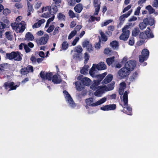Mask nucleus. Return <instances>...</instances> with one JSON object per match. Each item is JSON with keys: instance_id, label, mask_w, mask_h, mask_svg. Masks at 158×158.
<instances>
[{"instance_id": "nucleus-1", "label": "nucleus", "mask_w": 158, "mask_h": 158, "mask_svg": "<svg viewBox=\"0 0 158 158\" xmlns=\"http://www.w3.org/2000/svg\"><path fill=\"white\" fill-rule=\"evenodd\" d=\"M124 91V88H120L119 89L118 93L119 94L121 95L123 94V101L124 105H122L121 106L123 108H126L127 110L126 111L125 110L123 109L122 110V111L126 113L128 115H131L132 114V108L130 106L128 105V93L126 91L123 93Z\"/></svg>"}, {"instance_id": "nucleus-2", "label": "nucleus", "mask_w": 158, "mask_h": 158, "mask_svg": "<svg viewBox=\"0 0 158 158\" xmlns=\"http://www.w3.org/2000/svg\"><path fill=\"white\" fill-rule=\"evenodd\" d=\"M10 26L17 33H23L26 28L25 22L24 21H22L19 23L15 22L14 23H11Z\"/></svg>"}, {"instance_id": "nucleus-3", "label": "nucleus", "mask_w": 158, "mask_h": 158, "mask_svg": "<svg viewBox=\"0 0 158 158\" xmlns=\"http://www.w3.org/2000/svg\"><path fill=\"white\" fill-rule=\"evenodd\" d=\"M106 100V98L105 97H104L97 101L96 102L94 103L93 98H90L85 100V102L86 104L89 106L94 107L98 106L104 103Z\"/></svg>"}, {"instance_id": "nucleus-4", "label": "nucleus", "mask_w": 158, "mask_h": 158, "mask_svg": "<svg viewBox=\"0 0 158 158\" xmlns=\"http://www.w3.org/2000/svg\"><path fill=\"white\" fill-rule=\"evenodd\" d=\"M59 6L56 4L52 3L51 6H47L45 8H43V10H48L50 14L52 15L56 14L58 10L57 7Z\"/></svg>"}, {"instance_id": "nucleus-5", "label": "nucleus", "mask_w": 158, "mask_h": 158, "mask_svg": "<svg viewBox=\"0 0 158 158\" xmlns=\"http://www.w3.org/2000/svg\"><path fill=\"white\" fill-rule=\"evenodd\" d=\"M128 26H125L122 28V33L119 36V39L124 41H127L129 37L130 34V31L128 30Z\"/></svg>"}, {"instance_id": "nucleus-6", "label": "nucleus", "mask_w": 158, "mask_h": 158, "mask_svg": "<svg viewBox=\"0 0 158 158\" xmlns=\"http://www.w3.org/2000/svg\"><path fill=\"white\" fill-rule=\"evenodd\" d=\"M149 54L148 50L147 49H143L142 51L141 54L139 56V61L140 63H143L148 58Z\"/></svg>"}, {"instance_id": "nucleus-7", "label": "nucleus", "mask_w": 158, "mask_h": 158, "mask_svg": "<svg viewBox=\"0 0 158 158\" xmlns=\"http://www.w3.org/2000/svg\"><path fill=\"white\" fill-rule=\"evenodd\" d=\"M130 73V71L125 67L120 69L118 72V74L120 79H123L128 76Z\"/></svg>"}, {"instance_id": "nucleus-8", "label": "nucleus", "mask_w": 158, "mask_h": 158, "mask_svg": "<svg viewBox=\"0 0 158 158\" xmlns=\"http://www.w3.org/2000/svg\"><path fill=\"white\" fill-rule=\"evenodd\" d=\"M154 37V35L152 32H149V31L141 32L139 35L140 39L145 40L147 39L152 38Z\"/></svg>"}, {"instance_id": "nucleus-9", "label": "nucleus", "mask_w": 158, "mask_h": 158, "mask_svg": "<svg viewBox=\"0 0 158 158\" xmlns=\"http://www.w3.org/2000/svg\"><path fill=\"white\" fill-rule=\"evenodd\" d=\"M136 65V61L134 60H131L126 62L125 64L124 67L131 72L134 69Z\"/></svg>"}, {"instance_id": "nucleus-10", "label": "nucleus", "mask_w": 158, "mask_h": 158, "mask_svg": "<svg viewBox=\"0 0 158 158\" xmlns=\"http://www.w3.org/2000/svg\"><path fill=\"white\" fill-rule=\"evenodd\" d=\"M40 76L43 80H48L51 81L52 78L53 74L52 73L46 72L45 73L44 72L42 71L40 73Z\"/></svg>"}, {"instance_id": "nucleus-11", "label": "nucleus", "mask_w": 158, "mask_h": 158, "mask_svg": "<svg viewBox=\"0 0 158 158\" xmlns=\"http://www.w3.org/2000/svg\"><path fill=\"white\" fill-rule=\"evenodd\" d=\"M22 56L20 52H12L10 53V60L14 59L15 60L19 61L22 60Z\"/></svg>"}, {"instance_id": "nucleus-12", "label": "nucleus", "mask_w": 158, "mask_h": 158, "mask_svg": "<svg viewBox=\"0 0 158 158\" xmlns=\"http://www.w3.org/2000/svg\"><path fill=\"white\" fill-rule=\"evenodd\" d=\"M63 93L65 95V98L69 105L72 107L74 106H75V103L70 94L68 91L64 90L63 91Z\"/></svg>"}, {"instance_id": "nucleus-13", "label": "nucleus", "mask_w": 158, "mask_h": 158, "mask_svg": "<svg viewBox=\"0 0 158 158\" xmlns=\"http://www.w3.org/2000/svg\"><path fill=\"white\" fill-rule=\"evenodd\" d=\"M49 36L47 34L45 35L43 37H41L39 39H37L36 42L38 44L40 45H44L48 41Z\"/></svg>"}, {"instance_id": "nucleus-14", "label": "nucleus", "mask_w": 158, "mask_h": 158, "mask_svg": "<svg viewBox=\"0 0 158 158\" xmlns=\"http://www.w3.org/2000/svg\"><path fill=\"white\" fill-rule=\"evenodd\" d=\"M34 71L33 68L31 65H28L26 67L23 68L20 70V73L22 75L27 74L29 72H32Z\"/></svg>"}, {"instance_id": "nucleus-15", "label": "nucleus", "mask_w": 158, "mask_h": 158, "mask_svg": "<svg viewBox=\"0 0 158 158\" xmlns=\"http://www.w3.org/2000/svg\"><path fill=\"white\" fill-rule=\"evenodd\" d=\"M83 76L81 75L79 77V78L81 81V83L84 86H89L90 85L91 80L89 78L85 77H83Z\"/></svg>"}, {"instance_id": "nucleus-16", "label": "nucleus", "mask_w": 158, "mask_h": 158, "mask_svg": "<svg viewBox=\"0 0 158 158\" xmlns=\"http://www.w3.org/2000/svg\"><path fill=\"white\" fill-rule=\"evenodd\" d=\"M93 3L94 6L95 7V11L94 14V15H98L100 8L101 2L99 0H93Z\"/></svg>"}, {"instance_id": "nucleus-17", "label": "nucleus", "mask_w": 158, "mask_h": 158, "mask_svg": "<svg viewBox=\"0 0 158 158\" xmlns=\"http://www.w3.org/2000/svg\"><path fill=\"white\" fill-rule=\"evenodd\" d=\"M143 21L146 22L147 25L152 26L155 24V22L154 18L152 17L144 18Z\"/></svg>"}, {"instance_id": "nucleus-18", "label": "nucleus", "mask_w": 158, "mask_h": 158, "mask_svg": "<svg viewBox=\"0 0 158 158\" xmlns=\"http://www.w3.org/2000/svg\"><path fill=\"white\" fill-rule=\"evenodd\" d=\"M116 105L115 104L105 105L101 107V109L104 111L113 110L116 109Z\"/></svg>"}, {"instance_id": "nucleus-19", "label": "nucleus", "mask_w": 158, "mask_h": 158, "mask_svg": "<svg viewBox=\"0 0 158 158\" xmlns=\"http://www.w3.org/2000/svg\"><path fill=\"white\" fill-rule=\"evenodd\" d=\"M83 47H86L87 50L90 52L93 50V48L91 44L87 40H85L82 43Z\"/></svg>"}, {"instance_id": "nucleus-20", "label": "nucleus", "mask_w": 158, "mask_h": 158, "mask_svg": "<svg viewBox=\"0 0 158 158\" xmlns=\"http://www.w3.org/2000/svg\"><path fill=\"white\" fill-rule=\"evenodd\" d=\"M105 91V90L103 87L99 86L98 89L94 93V95L98 97L101 96V95L104 93Z\"/></svg>"}, {"instance_id": "nucleus-21", "label": "nucleus", "mask_w": 158, "mask_h": 158, "mask_svg": "<svg viewBox=\"0 0 158 158\" xmlns=\"http://www.w3.org/2000/svg\"><path fill=\"white\" fill-rule=\"evenodd\" d=\"M95 66L98 70H102L106 69V65L104 63V62H101L98 64H95Z\"/></svg>"}, {"instance_id": "nucleus-22", "label": "nucleus", "mask_w": 158, "mask_h": 158, "mask_svg": "<svg viewBox=\"0 0 158 158\" xmlns=\"http://www.w3.org/2000/svg\"><path fill=\"white\" fill-rule=\"evenodd\" d=\"M113 76L111 74H108L102 81V83L103 84H106L110 82L112 80Z\"/></svg>"}, {"instance_id": "nucleus-23", "label": "nucleus", "mask_w": 158, "mask_h": 158, "mask_svg": "<svg viewBox=\"0 0 158 158\" xmlns=\"http://www.w3.org/2000/svg\"><path fill=\"white\" fill-rule=\"evenodd\" d=\"M115 83L114 81H112L111 83L107 85V86H104L103 87L106 91H109L113 89Z\"/></svg>"}, {"instance_id": "nucleus-24", "label": "nucleus", "mask_w": 158, "mask_h": 158, "mask_svg": "<svg viewBox=\"0 0 158 158\" xmlns=\"http://www.w3.org/2000/svg\"><path fill=\"white\" fill-rule=\"evenodd\" d=\"M75 84L77 90L79 91H81L85 88V86L80 81H76L75 82Z\"/></svg>"}, {"instance_id": "nucleus-25", "label": "nucleus", "mask_w": 158, "mask_h": 158, "mask_svg": "<svg viewBox=\"0 0 158 158\" xmlns=\"http://www.w3.org/2000/svg\"><path fill=\"white\" fill-rule=\"evenodd\" d=\"M83 6L81 3L77 4L74 7V9L75 11L77 13H80L83 9Z\"/></svg>"}, {"instance_id": "nucleus-26", "label": "nucleus", "mask_w": 158, "mask_h": 158, "mask_svg": "<svg viewBox=\"0 0 158 158\" xmlns=\"http://www.w3.org/2000/svg\"><path fill=\"white\" fill-rule=\"evenodd\" d=\"M100 81L96 80L94 81V83L91 85L90 88L93 90H95L99 88V87L98 86L100 83Z\"/></svg>"}, {"instance_id": "nucleus-27", "label": "nucleus", "mask_w": 158, "mask_h": 158, "mask_svg": "<svg viewBox=\"0 0 158 158\" xmlns=\"http://www.w3.org/2000/svg\"><path fill=\"white\" fill-rule=\"evenodd\" d=\"M34 39V37L33 35L30 32H27L25 35V40L28 41H32Z\"/></svg>"}, {"instance_id": "nucleus-28", "label": "nucleus", "mask_w": 158, "mask_h": 158, "mask_svg": "<svg viewBox=\"0 0 158 158\" xmlns=\"http://www.w3.org/2000/svg\"><path fill=\"white\" fill-rule=\"evenodd\" d=\"M52 79V81L54 84H59L61 81V79H58V77L56 74H55L53 76Z\"/></svg>"}, {"instance_id": "nucleus-29", "label": "nucleus", "mask_w": 158, "mask_h": 158, "mask_svg": "<svg viewBox=\"0 0 158 158\" xmlns=\"http://www.w3.org/2000/svg\"><path fill=\"white\" fill-rule=\"evenodd\" d=\"M95 65V64H94L89 71V73L92 77L95 76V72L96 71L95 69L96 68Z\"/></svg>"}, {"instance_id": "nucleus-30", "label": "nucleus", "mask_w": 158, "mask_h": 158, "mask_svg": "<svg viewBox=\"0 0 158 158\" xmlns=\"http://www.w3.org/2000/svg\"><path fill=\"white\" fill-rule=\"evenodd\" d=\"M3 87L6 89V93H8L10 90V81H8L4 83Z\"/></svg>"}, {"instance_id": "nucleus-31", "label": "nucleus", "mask_w": 158, "mask_h": 158, "mask_svg": "<svg viewBox=\"0 0 158 158\" xmlns=\"http://www.w3.org/2000/svg\"><path fill=\"white\" fill-rule=\"evenodd\" d=\"M9 64L7 63L2 64L0 65V70H5L9 68Z\"/></svg>"}, {"instance_id": "nucleus-32", "label": "nucleus", "mask_w": 158, "mask_h": 158, "mask_svg": "<svg viewBox=\"0 0 158 158\" xmlns=\"http://www.w3.org/2000/svg\"><path fill=\"white\" fill-rule=\"evenodd\" d=\"M89 67L88 65H85L82 69L80 70V73L81 74H85L87 73Z\"/></svg>"}, {"instance_id": "nucleus-33", "label": "nucleus", "mask_w": 158, "mask_h": 158, "mask_svg": "<svg viewBox=\"0 0 158 158\" xmlns=\"http://www.w3.org/2000/svg\"><path fill=\"white\" fill-rule=\"evenodd\" d=\"M145 9L148 10V13L149 14H153L155 11V10L150 5L147 6L145 7Z\"/></svg>"}, {"instance_id": "nucleus-34", "label": "nucleus", "mask_w": 158, "mask_h": 158, "mask_svg": "<svg viewBox=\"0 0 158 158\" xmlns=\"http://www.w3.org/2000/svg\"><path fill=\"white\" fill-rule=\"evenodd\" d=\"M106 74V73L105 72L104 73H102V74L97 75V77L98 79L97 80L100 81V82L104 78Z\"/></svg>"}, {"instance_id": "nucleus-35", "label": "nucleus", "mask_w": 158, "mask_h": 158, "mask_svg": "<svg viewBox=\"0 0 158 158\" xmlns=\"http://www.w3.org/2000/svg\"><path fill=\"white\" fill-rule=\"evenodd\" d=\"M57 18L61 21H64L65 20V16L62 13H60L57 15Z\"/></svg>"}, {"instance_id": "nucleus-36", "label": "nucleus", "mask_w": 158, "mask_h": 158, "mask_svg": "<svg viewBox=\"0 0 158 158\" xmlns=\"http://www.w3.org/2000/svg\"><path fill=\"white\" fill-rule=\"evenodd\" d=\"M20 85L19 83L15 85L14 82H10V90L16 89V88L19 86Z\"/></svg>"}, {"instance_id": "nucleus-37", "label": "nucleus", "mask_w": 158, "mask_h": 158, "mask_svg": "<svg viewBox=\"0 0 158 158\" xmlns=\"http://www.w3.org/2000/svg\"><path fill=\"white\" fill-rule=\"evenodd\" d=\"M111 46L114 49H115L118 46V43L117 41H113L110 43Z\"/></svg>"}, {"instance_id": "nucleus-38", "label": "nucleus", "mask_w": 158, "mask_h": 158, "mask_svg": "<svg viewBox=\"0 0 158 158\" xmlns=\"http://www.w3.org/2000/svg\"><path fill=\"white\" fill-rule=\"evenodd\" d=\"M114 60V57L113 56L111 57L107 58L106 60V62L107 64L110 66L112 64Z\"/></svg>"}, {"instance_id": "nucleus-39", "label": "nucleus", "mask_w": 158, "mask_h": 158, "mask_svg": "<svg viewBox=\"0 0 158 158\" xmlns=\"http://www.w3.org/2000/svg\"><path fill=\"white\" fill-rule=\"evenodd\" d=\"M138 73L136 72H134L132 74L130 78V81H133L137 77Z\"/></svg>"}, {"instance_id": "nucleus-40", "label": "nucleus", "mask_w": 158, "mask_h": 158, "mask_svg": "<svg viewBox=\"0 0 158 158\" xmlns=\"http://www.w3.org/2000/svg\"><path fill=\"white\" fill-rule=\"evenodd\" d=\"M125 20V18L122 15H121L119 18V22L118 24V26L120 27L124 23Z\"/></svg>"}, {"instance_id": "nucleus-41", "label": "nucleus", "mask_w": 158, "mask_h": 158, "mask_svg": "<svg viewBox=\"0 0 158 158\" xmlns=\"http://www.w3.org/2000/svg\"><path fill=\"white\" fill-rule=\"evenodd\" d=\"M69 47V44L67 41H64L61 44V48L63 50H66Z\"/></svg>"}, {"instance_id": "nucleus-42", "label": "nucleus", "mask_w": 158, "mask_h": 158, "mask_svg": "<svg viewBox=\"0 0 158 158\" xmlns=\"http://www.w3.org/2000/svg\"><path fill=\"white\" fill-rule=\"evenodd\" d=\"M139 32L140 31L138 28H135L133 30L132 35L134 36H136L138 35Z\"/></svg>"}, {"instance_id": "nucleus-43", "label": "nucleus", "mask_w": 158, "mask_h": 158, "mask_svg": "<svg viewBox=\"0 0 158 158\" xmlns=\"http://www.w3.org/2000/svg\"><path fill=\"white\" fill-rule=\"evenodd\" d=\"M82 56L81 53H77L75 54L73 56V58L77 60H80Z\"/></svg>"}, {"instance_id": "nucleus-44", "label": "nucleus", "mask_w": 158, "mask_h": 158, "mask_svg": "<svg viewBox=\"0 0 158 158\" xmlns=\"http://www.w3.org/2000/svg\"><path fill=\"white\" fill-rule=\"evenodd\" d=\"M147 25L146 23L143 21L140 23L139 27L141 30H143L146 27Z\"/></svg>"}, {"instance_id": "nucleus-45", "label": "nucleus", "mask_w": 158, "mask_h": 158, "mask_svg": "<svg viewBox=\"0 0 158 158\" xmlns=\"http://www.w3.org/2000/svg\"><path fill=\"white\" fill-rule=\"evenodd\" d=\"M82 49L80 45H78L76 47L75 51L77 53H81L82 51Z\"/></svg>"}, {"instance_id": "nucleus-46", "label": "nucleus", "mask_w": 158, "mask_h": 158, "mask_svg": "<svg viewBox=\"0 0 158 158\" xmlns=\"http://www.w3.org/2000/svg\"><path fill=\"white\" fill-rule=\"evenodd\" d=\"M77 33V31L75 30L72 31L68 36V39L70 40L72 39L76 34Z\"/></svg>"}, {"instance_id": "nucleus-47", "label": "nucleus", "mask_w": 158, "mask_h": 158, "mask_svg": "<svg viewBox=\"0 0 158 158\" xmlns=\"http://www.w3.org/2000/svg\"><path fill=\"white\" fill-rule=\"evenodd\" d=\"M100 33L102 41L104 42L106 41L107 40V36L105 35L103 32L102 31Z\"/></svg>"}, {"instance_id": "nucleus-48", "label": "nucleus", "mask_w": 158, "mask_h": 158, "mask_svg": "<svg viewBox=\"0 0 158 158\" xmlns=\"http://www.w3.org/2000/svg\"><path fill=\"white\" fill-rule=\"evenodd\" d=\"M5 24L2 22H0V38L2 37V30L5 27Z\"/></svg>"}, {"instance_id": "nucleus-49", "label": "nucleus", "mask_w": 158, "mask_h": 158, "mask_svg": "<svg viewBox=\"0 0 158 158\" xmlns=\"http://www.w3.org/2000/svg\"><path fill=\"white\" fill-rule=\"evenodd\" d=\"M112 20L111 19H109L108 20H106L105 22H103L101 24V26L102 27H103L105 26H106L108 25L109 23L112 22Z\"/></svg>"}, {"instance_id": "nucleus-50", "label": "nucleus", "mask_w": 158, "mask_h": 158, "mask_svg": "<svg viewBox=\"0 0 158 158\" xmlns=\"http://www.w3.org/2000/svg\"><path fill=\"white\" fill-rule=\"evenodd\" d=\"M54 28L55 27L54 25H50L47 30L46 31L48 33H51L52 31Z\"/></svg>"}, {"instance_id": "nucleus-51", "label": "nucleus", "mask_w": 158, "mask_h": 158, "mask_svg": "<svg viewBox=\"0 0 158 158\" xmlns=\"http://www.w3.org/2000/svg\"><path fill=\"white\" fill-rule=\"evenodd\" d=\"M68 5L69 6H73L76 4L75 0H68Z\"/></svg>"}, {"instance_id": "nucleus-52", "label": "nucleus", "mask_w": 158, "mask_h": 158, "mask_svg": "<svg viewBox=\"0 0 158 158\" xmlns=\"http://www.w3.org/2000/svg\"><path fill=\"white\" fill-rule=\"evenodd\" d=\"M69 15L70 17L71 18H73L76 17V15L74 12L71 10L69 11Z\"/></svg>"}, {"instance_id": "nucleus-53", "label": "nucleus", "mask_w": 158, "mask_h": 158, "mask_svg": "<svg viewBox=\"0 0 158 158\" xmlns=\"http://www.w3.org/2000/svg\"><path fill=\"white\" fill-rule=\"evenodd\" d=\"M84 58L85 59V63H87L88 60L89 59V56L87 52H85L84 54Z\"/></svg>"}, {"instance_id": "nucleus-54", "label": "nucleus", "mask_w": 158, "mask_h": 158, "mask_svg": "<svg viewBox=\"0 0 158 158\" xmlns=\"http://www.w3.org/2000/svg\"><path fill=\"white\" fill-rule=\"evenodd\" d=\"M24 48L26 53H28L31 51V49H30L29 47L26 44H24Z\"/></svg>"}, {"instance_id": "nucleus-55", "label": "nucleus", "mask_w": 158, "mask_h": 158, "mask_svg": "<svg viewBox=\"0 0 158 158\" xmlns=\"http://www.w3.org/2000/svg\"><path fill=\"white\" fill-rule=\"evenodd\" d=\"M41 25V23L38 21L37 23H35L32 26V27L33 28H37L40 27Z\"/></svg>"}, {"instance_id": "nucleus-56", "label": "nucleus", "mask_w": 158, "mask_h": 158, "mask_svg": "<svg viewBox=\"0 0 158 158\" xmlns=\"http://www.w3.org/2000/svg\"><path fill=\"white\" fill-rule=\"evenodd\" d=\"M62 0H53L52 3H54L57 6H60V4H61Z\"/></svg>"}, {"instance_id": "nucleus-57", "label": "nucleus", "mask_w": 158, "mask_h": 158, "mask_svg": "<svg viewBox=\"0 0 158 158\" xmlns=\"http://www.w3.org/2000/svg\"><path fill=\"white\" fill-rule=\"evenodd\" d=\"M116 94H114L108 95V99H115L116 98Z\"/></svg>"}, {"instance_id": "nucleus-58", "label": "nucleus", "mask_w": 158, "mask_h": 158, "mask_svg": "<svg viewBox=\"0 0 158 158\" xmlns=\"http://www.w3.org/2000/svg\"><path fill=\"white\" fill-rule=\"evenodd\" d=\"M111 51H112L109 48H106L104 50V53L107 55H110Z\"/></svg>"}, {"instance_id": "nucleus-59", "label": "nucleus", "mask_w": 158, "mask_h": 158, "mask_svg": "<svg viewBox=\"0 0 158 158\" xmlns=\"http://www.w3.org/2000/svg\"><path fill=\"white\" fill-rule=\"evenodd\" d=\"M27 5L28 8V10L29 11H32L33 9L32 5L29 1H27Z\"/></svg>"}, {"instance_id": "nucleus-60", "label": "nucleus", "mask_w": 158, "mask_h": 158, "mask_svg": "<svg viewBox=\"0 0 158 158\" xmlns=\"http://www.w3.org/2000/svg\"><path fill=\"white\" fill-rule=\"evenodd\" d=\"M132 12V10H130L126 14H124L122 15L125 18H127L131 14Z\"/></svg>"}, {"instance_id": "nucleus-61", "label": "nucleus", "mask_w": 158, "mask_h": 158, "mask_svg": "<svg viewBox=\"0 0 158 158\" xmlns=\"http://www.w3.org/2000/svg\"><path fill=\"white\" fill-rule=\"evenodd\" d=\"M131 6H132L131 4L127 6L123 9L122 13H124L126 11H128L131 8Z\"/></svg>"}, {"instance_id": "nucleus-62", "label": "nucleus", "mask_w": 158, "mask_h": 158, "mask_svg": "<svg viewBox=\"0 0 158 158\" xmlns=\"http://www.w3.org/2000/svg\"><path fill=\"white\" fill-rule=\"evenodd\" d=\"M54 30L53 33V35H55L56 34H58L59 33V30L60 29V27H56V28L54 29Z\"/></svg>"}, {"instance_id": "nucleus-63", "label": "nucleus", "mask_w": 158, "mask_h": 158, "mask_svg": "<svg viewBox=\"0 0 158 158\" xmlns=\"http://www.w3.org/2000/svg\"><path fill=\"white\" fill-rule=\"evenodd\" d=\"M101 40L100 39H99V42L97 43H96L95 44V48L97 49H99L101 47Z\"/></svg>"}, {"instance_id": "nucleus-64", "label": "nucleus", "mask_w": 158, "mask_h": 158, "mask_svg": "<svg viewBox=\"0 0 158 158\" xmlns=\"http://www.w3.org/2000/svg\"><path fill=\"white\" fill-rule=\"evenodd\" d=\"M141 9L140 6H138L137 7L136 10L135 11L134 15H138L140 13V10Z\"/></svg>"}]
</instances>
